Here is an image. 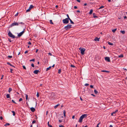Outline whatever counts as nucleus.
Instances as JSON below:
<instances>
[{
  "label": "nucleus",
  "instance_id": "1",
  "mask_svg": "<svg viewBox=\"0 0 127 127\" xmlns=\"http://www.w3.org/2000/svg\"><path fill=\"white\" fill-rule=\"evenodd\" d=\"M20 24H21L22 25H24V23L22 22L19 23L14 22L12 23L11 25L10 26V27H12L14 26H18Z\"/></svg>",
  "mask_w": 127,
  "mask_h": 127
},
{
  "label": "nucleus",
  "instance_id": "2",
  "mask_svg": "<svg viewBox=\"0 0 127 127\" xmlns=\"http://www.w3.org/2000/svg\"><path fill=\"white\" fill-rule=\"evenodd\" d=\"M87 116V114H84L82 115L80 117L79 122L80 123H81L82 122L84 118L86 117Z\"/></svg>",
  "mask_w": 127,
  "mask_h": 127
},
{
  "label": "nucleus",
  "instance_id": "3",
  "mask_svg": "<svg viewBox=\"0 0 127 127\" xmlns=\"http://www.w3.org/2000/svg\"><path fill=\"white\" fill-rule=\"evenodd\" d=\"M8 34L9 36L13 38H18V37H15V36L13 35L10 31H9V32L8 33Z\"/></svg>",
  "mask_w": 127,
  "mask_h": 127
},
{
  "label": "nucleus",
  "instance_id": "4",
  "mask_svg": "<svg viewBox=\"0 0 127 127\" xmlns=\"http://www.w3.org/2000/svg\"><path fill=\"white\" fill-rule=\"evenodd\" d=\"M71 26L72 25L68 24L67 26L64 27V29L67 30L70 29L72 27Z\"/></svg>",
  "mask_w": 127,
  "mask_h": 127
},
{
  "label": "nucleus",
  "instance_id": "5",
  "mask_svg": "<svg viewBox=\"0 0 127 127\" xmlns=\"http://www.w3.org/2000/svg\"><path fill=\"white\" fill-rule=\"evenodd\" d=\"M63 22L64 24H67L69 22L68 19H67V18H66L65 19L63 20Z\"/></svg>",
  "mask_w": 127,
  "mask_h": 127
},
{
  "label": "nucleus",
  "instance_id": "6",
  "mask_svg": "<svg viewBox=\"0 0 127 127\" xmlns=\"http://www.w3.org/2000/svg\"><path fill=\"white\" fill-rule=\"evenodd\" d=\"M34 6L32 5H30L29 9L26 10V12L29 11L31 10V9Z\"/></svg>",
  "mask_w": 127,
  "mask_h": 127
},
{
  "label": "nucleus",
  "instance_id": "7",
  "mask_svg": "<svg viewBox=\"0 0 127 127\" xmlns=\"http://www.w3.org/2000/svg\"><path fill=\"white\" fill-rule=\"evenodd\" d=\"M85 50H86V49L85 48H83L81 49L80 51H81V54L82 55H83L84 54V52L85 51Z\"/></svg>",
  "mask_w": 127,
  "mask_h": 127
},
{
  "label": "nucleus",
  "instance_id": "8",
  "mask_svg": "<svg viewBox=\"0 0 127 127\" xmlns=\"http://www.w3.org/2000/svg\"><path fill=\"white\" fill-rule=\"evenodd\" d=\"M25 32V31L24 30L22 32H20L18 34V37H20L21 36L22 34L24 33Z\"/></svg>",
  "mask_w": 127,
  "mask_h": 127
},
{
  "label": "nucleus",
  "instance_id": "9",
  "mask_svg": "<svg viewBox=\"0 0 127 127\" xmlns=\"http://www.w3.org/2000/svg\"><path fill=\"white\" fill-rule=\"evenodd\" d=\"M105 60L108 62H110V58L108 57H106L105 58Z\"/></svg>",
  "mask_w": 127,
  "mask_h": 127
},
{
  "label": "nucleus",
  "instance_id": "10",
  "mask_svg": "<svg viewBox=\"0 0 127 127\" xmlns=\"http://www.w3.org/2000/svg\"><path fill=\"white\" fill-rule=\"evenodd\" d=\"M51 97L52 98H54L55 97V94L52 93Z\"/></svg>",
  "mask_w": 127,
  "mask_h": 127
},
{
  "label": "nucleus",
  "instance_id": "11",
  "mask_svg": "<svg viewBox=\"0 0 127 127\" xmlns=\"http://www.w3.org/2000/svg\"><path fill=\"white\" fill-rule=\"evenodd\" d=\"M118 110H117L116 111H114L111 114V115L112 116H114L113 115V114H115L117 112H118Z\"/></svg>",
  "mask_w": 127,
  "mask_h": 127
},
{
  "label": "nucleus",
  "instance_id": "12",
  "mask_svg": "<svg viewBox=\"0 0 127 127\" xmlns=\"http://www.w3.org/2000/svg\"><path fill=\"white\" fill-rule=\"evenodd\" d=\"M39 71L38 70H35L34 72L33 73L35 74H37L39 72Z\"/></svg>",
  "mask_w": 127,
  "mask_h": 127
},
{
  "label": "nucleus",
  "instance_id": "13",
  "mask_svg": "<svg viewBox=\"0 0 127 127\" xmlns=\"http://www.w3.org/2000/svg\"><path fill=\"white\" fill-rule=\"evenodd\" d=\"M30 110L32 112H34L35 111V109L33 107H32L30 108Z\"/></svg>",
  "mask_w": 127,
  "mask_h": 127
},
{
  "label": "nucleus",
  "instance_id": "14",
  "mask_svg": "<svg viewBox=\"0 0 127 127\" xmlns=\"http://www.w3.org/2000/svg\"><path fill=\"white\" fill-rule=\"evenodd\" d=\"M100 38H98L97 37H96L94 39V40L95 41H99V39Z\"/></svg>",
  "mask_w": 127,
  "mask_h": 127
},
{
  "label": "nucleus",
  "instance_id": "15",
  "mask_svg": "<svg viewBox=\"0 0 127 127\" xmlns=\"http://www.w3.org/2000/svg\"><path fill=\"white\" fill-rule=\"evenodd\" d=\"M93 17L94 18L98 17L95 14V13H93Z\"/></svg>",
  "mask_w": 127,
  "mask_h": 127
},
{
  "label": "nucleus",
  "instance_id": "16",
  "mask_svg": "<svg viewBox=\"0 0 127 127\" xmlns=\"http://www.w3.org/2000/svg\"><path fill=\"white\" fill-rule=\"evenodd\" d=\"M60 105V104H58L57 105H56L54 107V108L55 109H56L57 108V107L59 106Z\"/></svg>",
  "mask_w": 127,
  "mask_h": 127
},
{
  "label": "nucleus",
  "instance_id": "17",
  "mask_svg": "<svg viewBox=\"0 0 127 127\" xmlns=\"http://www.w3.org/2000/svg\"><path fill=\"white\" fill-rule=\"evenodd\" d=\"M101 72H106L107 73H109V71L106 70H102L101 71Z\"/></svg>",
  "mask_w": 127,
  "mask_h": 127
},
{
  "label": "nucleus",
  "instance_id": "18",
  "mask_svg": "<svg viewBox=\"0 0 127 127\" xmlns=\"http://www.w3.org/2000/svg\"><path fill=\"white\" fill-rule=\"evenodd\" d=\"M51 68V67L50 66L48 68H47L46 69V71H48Z\"/></svg>",
  "mask_w": 127,
  "mask_h": 127
},
{
  "label": "nucleus",
  "instance_id": "19",
  "mask_svg": "<svg viewBox=\"0 0 127 127\" xmlns=\"http://www.w3.org/2000/svg\"><path fill=\"white\" fill-rule=\"evenodd\" d=\"M69 20L70 21V22L72 24H74V23L71 20V19L70 18V19H68V20Z\"/></svg>",
  "mask_w": 127,
  "mask_h": 127
},
{
  "label": "nucleus",
  "instance_id": "20",
  "mask_svg": "<svg viewBox=\"0 0 127 127\" xmlns=\"http://www.w3.org/2000/svg\"><path fill=\"white\" fill-rule=\"evenodd\" d=\"M48 126L49 127H52V125H50L49 124V122H48L47 123Z\"/></svg>",
  "mask_w": 127,
  "mask_h": 127
},
{
  "label": "nucleus",
  "instance_id": "21",
  "mask_svg": "<svg viewBox=\"0 0 127 127\" xmlns=\"http://www.w3.org/2000/svg\"><path fill=\"white\" fill-rule=\"evenodd\" d=\"M93 12V9H91L90 11L89 14H92Z\"/></svg>",
  "mask_w": 127,
  "mask_h": 127
},
{
  "label": "nucleus",
  "instance_id": "22",
  "mask_svg": "<svg viewBox=\"0 0 127 127\" xmlns=\"http://www.w3.org/2000/svg\"><path fill=\"white\" fill-rule=\"evenodd\" d=\"M108 43L109 45H113V43H111L109 42H108Z\"/></svg>",
  "mask_w": 127,
  "mask_h": 127
},
{
  "label": "nucleus",
  "instance_id": "23",
  "mask_svg": "<svg viewBox=\"0 0 127 127\" xmlns=\"http://www.w3.org/2000/svg\"><path fill=\"white\" fill-rule=\"evenodd\" d=\"M121 32L123 34H124L125 33V32L124 31H121Z\"/></svg>",
  "mask_w": 127,
  "mask_h": 127
},
{
  "label": "nucleus",
  "instance_id": "24",
  "mask_svg": "<svg viewBox=\"0 0 127 127\" xmlns=\"http://www.w3.org/2000/svg\"><path fill=\"white\" fill-rule=\"evenodd\" d=\"M6 97L7 98H9L10 97L9 95V94H7L6 95Z\"/></svg>",
  "mask_w": 127,
  "mask_h": 127
},
{
  "label": "nucleus",
  "instance_id": "25",
  "mask_svg": "<svg viewBox=\"0 0 127 127\" xmlns=\"http://www.w3.org/2000/svg\"><path fill=\"white\" fill-rule=\"evenodd\" d=\"M123 57V55L122 54L121 55L119 56L118 57L119 58H122Z\"/></svg>",
  "mask_w": 127,
  "mask_h": 127
},
{
  "label": "nucleus",
  "instance_id": "26",
  "mask_svg": "<svg viewBox=\"0 0 127 127\" xmlns=\"http://www.w3.org/2000/svg\"><path fill=\"white\" fill-rule=\"evenodd\" d=\"M63 112H64V117H65L66 116V115H65L66 111L65 110H64Z\"/></svg>",
  "mask_w": 127,
  "mask_h": 127
},
{
  "label": "nucleus",
  "instance_id": "27",
  "mask_svg": "<svg viewBox=\"0 0 127 127\" xmlns=\"http://www.w3.org/2000/svg\"><path fill=\"white\" fill-rule=\"evenodd\" d=\"M11 112L12 113L13 116H15V112L14 111H12Z\"/></svg>",
  "mask_w": 127,
  "mask_h": 127
},
{
  "label": "nucleus",
  "instance_id": "28",
  "mask_svg": "<svg viewBox=\"0 0 127 127\" xmlns=\"http://www.w3.org/2000/svg\"><path fill=\"white\" fill-rule=\"evenodd\" d=\"M94 92L95 93V94H97L98 93V92L96 90H94Z\"/></svg>",
  "mask_w": 127,
  "mask_h": 127
},
{
  "label": "nucleus",
  "instance_id": "29",
  "mask_svg": "<svg viewBox=\"0 0 127 127\" xmlns=\"http://www.w3.org/2000/svg\"><path fill=\"white\" fill-rule=\"evenodd\" d=\"M12 90V89L10 88H9V89L8 90V92L10 93V92Z\"/></svg>",
  "mask_w": 127,
  "mask_h": 127
},
{
  "label": "nucleus",
  "instance_id": "30",
  "mask_svg": "<svg viewBox=\"0 0 127 127\" xmlns=\"http://www.w3.org/2000/svg\"><path fill=\"white\" fill-rule=\"evenodd\" d=\"M116 30H117V29H114L112 30V31L113 32H115V31Z\"/></svg>",
  "mask_w": 127,
  "mask_h": 127
},
{
  "label": "nucleus",
  "instance_id": "31",
  "mask_svg": "<svg viewBox=\"0 0 127 127\" xmlns=\"http://www.w3.org/2000/svg\"><path fill=\"white\" fill-rule=\"evenodd\" d=\"M61 69H59V70H58V73L59 74H60L61 73Z\"/></svg>",
  "mask_w": 127,
  "mask_h": 127
},
{
  "label": "nucleus",
  "instance_id": "32",
  "mask_svg": "<svg viewBox=\"0 0 127 127\" xmlns=\"http://www.w3.org/2000/svg\"><path fill=\"white\" fill-rule=\"evenodd\" d=\"M104 7V6H102L98 8V9H100L103 8Z\"/></svg>",
  "mask_w": 127,
  "mask_h": 127
},
{
  "label": "nucleus",
  "instance_id": "33",
  "mask_svg": "<svg viewBox=\"0 0 127 127\" xmlns=\"http://www.w3.org/2000/svg\"><path fill=\"white\" fill-rule=\"evenodd\" d=\"M10 125V124L9 123H6L5 125H4V126H9Z\"/></svg>",
  "mask_w": 127,
  "mask_h": 127
},
{
  "label": "nucleus",
  "instance_id": "34",
  "mask_svg": "<svg viewBox=\"0 0 127 127\" xmlns=\"http://www.w3.org/2000/svg\"><path fill=\"white\" fill-rule=\"evenodd\" d=\"M50 24H53V22L52 20H50Z\"/></svg>",
  "mask_w": 127,
  "mask_h": 127
},
{
  "label": "nucleus",
  "instance_id": "35",
  "mask_svg": "<svg viewBox=\"0 0 127 127\" xmlns=\"http://www.w3.org/2000/svg\"><path fill=\"white\" fill-rule=\"evenodd\" d=\"M35 61V59H32V60H30V61L31 62V61Z\"/></svg>",
  "mask_w": 127,
  "mask_h": 127
},
{
  "label": "nucleus",
  "instance_id": "36",
  "mask_svg": "<svg viewBox=\"0 0 127 127\" xmlns=\"http://www.w3.org/2000/svg\"><path fill=\"white\" fill-rule=\"evenodd\" d=\"M23 68L24 69H25V70H26V67L25 66H24V65H23Z\"/></svg>",
  "mask_w": 127,
  "mask_h": 127
},
{
  "label": "nucleus",
  "instance_id": "37",
  "mask_svg": "<svg viewBox=\"0 0 127 127\" xmlns=\"http://www.w3.org/2000/svg\"><path fill=\"white\" fill-rule=\"evenodd\" d=\"M28 95H26V100H27L28 99Z\"/></svg>",
  "mask_w": 127,
  "mask_h": 127
},
{
  "label": "nucleus",
  "instance_id": "38",
  "mask_svg": "<svg viewBox=\"0 0 127 127\" xmlns=\"http://www.w3.org/2000/svg\"><path fill=\"white\" fill-rule=\"evenodd\" d=\"M66 15H67V19H70V18H69V16L68 15V14H67Z\"/></svg>",
  "mask_w": 127,
  "mask_h": 127
},
{
  "label": "nucleus",
  "instance_id": "39",
  "mask_svg": "<svg viewBox=\"0 0 127 127\" xmlns=\"http://www.w3.org/2000/svg\"><path fill=\"white\" fill-rule=\"evenodd\" d=\"M7 64H8L9 65L11 66V64H10V63L9 62H8L7 63Z\"/></svg>",
  "mask_w": 127,
  "mask_h": 127
},
{
  "label": "nucleus",
  "instance_id": "40",
  "mask_svg": "<svg viewBox=\"0 0 127 127\" xmlns=\"http://www.w3.org/2000/svg\"><path fill=\"white\" fill-rule=\"evenodd\" d=\"M22 98H20L19 99V102H20L22 100Z\"/></svg>",
  "mask_w": 127,
  "mask_h": 127
},
{
  "label": "nucleus",
  "instance_id": "41",
  "mask_svg": "<svg viewBox=\"0 0 127 127\" xmlns=\"http://www.w3.org/2000/svg\"><path fill=\"white\" fill-rule=\"evenodd\" d=\"M84 85L85 86H88L89 85V84L88 83H86Z\"/></svg>",
  "mask_w": 127,
  "mask_h": 127
},
{
  "label": "nucleus",
  "instance_id": "42",
  "mask_svg": "<svg viewBox=\"0 0 127 127\" xmlns=\"http://www.w3.org/2000/svg\"><path fill=\"white\" fill-rule=\"evenodd\" d=\"M8 57L10 58H12V56H8Z\"/></svg>",
  "mask_w": 127,
  "mask_h": 127
},
{
  "label": "nucleus",
  "instance_id": "43",
  "mask_svg": "<svg viewBox=\"0 0 127 127\" xmlns=\"http://www.w3.org/2000/svg\"><path fill=\"white\" fill-rule=\"evenodd\" d=\"M10 72H11V73H13L12 71L13 70V69H12L10 68Z\"/></svg>",
  "mask_w": 127,
  "mask_h": 127
},
{
  "label": "nucleus",
  "instance_id": "44",
  "mask_svg": "<svg viewBox=\"0 0 127 127\" xmlns=\"http://www.w3.org/2000/svg\"><path fill=\"white\" fill-rule=\"evenodd\" d=\"M70 66L71 67H75V66H74L73 65H72V64Z\"/></svg>",
  "mask_w": 127,
  "mask_h": 127
},
{
  "label": "nucleus",
  "instance_id": "45",
  "mask_svg": "<svg viewBox=\"0 0 127 127\" xmlns=\"http://www.w3.org/2000/svg\"><path fill=\"white\" fill-rule=\"evenodd\" d=\"M59 127H64L63 126V125H60L59 126Z\"/></svg>",
  "mask_w": 127,
  "mask_h": 127
},
{
  "label": "nucleus",
  "instance_id": "46",
  "mask_svg": "<svg viewBox=\"0 0 127 127\" xmlns=\"http://www.w3.org/2000/svg\"><path fill=\"white\" fill-rule=\"evenodd\" d=\"M12 102H13L14 103L16 104V103L13 100H12Z\"/></svg>",
  "mask_w": 127,
  "mask_h": 127
},
{
  "label": "nucleus",
  "instance_id": "47",
  "mask_svg": "<svg viewBox=\"0 0 127 127\" xmlns=\"http://www.w3.org/2000/svg\"><path fill=\"white\" fill-rule=\"evenodd\" d=\"M36 122V121L35 120L33 121L32 122V124Z\"/></svg>",
  "mask_w": 127,
  "mask_h": 127
},
{
  "label": "nucleus",
  "instance_id": "48",
  "mask_svg": "<svg viewBox=\"0 0 127 127\" xmlns=\"http://www.w3.org/2000/svg\"><path fill=\"white\" fill-rule=\"evenodd\" d=\"M31 66L32 67H34V65L33 64H31Z\"/></svg>",
  "mask_w": 127,
  "mask_h": 127
},
{
  "label": "nucleus",
  "instance_id": "49",
  "mask_svg": "<svg viewBox=\"0 0 127 127\" xmlns=\"http://www.w3.org/2000/svg\"><path fill=\"white\" fill-rule=\"evenodd\" d=\"M36 95L37 97H38L39 96V94L38 93H37Z\"/></svg>",
  "mask_w": 127,
  "mask_h": 127
},
{
  "label": "nucleus",
  "instance_id": "50",
  "mask_svg": "<svg viewBox=\"0 0 127 127\" xmlns=\"http://www.w3.org/2000/svg\"><path fill=\"white\" fill-rule=\"evenodd\" d=\"M90 87L91 88H94L93 86V85H91L90 86Z\"/></svg>",
  "mask_w": 127,
  "mask_h": 127
},
{
  "label": "nucleus",
  "instance_id": "51",
  "mask_svg": "<svg viewBox=\"0 0 127 127\" xmlns=\"http://www.w3.org/2000/svg\"><path fill=\"white\" fill-rule=\"evenodd\" d=\"M18 12L15 15V16H18Z\"/></svg>",
  "mask_w": 127,
  "mask_h": 127
},
{
  "label": "nucleus",
  "instance_id": "52",
  "mask_svg": "<svg viewBox=\"0 0 127 127\" xmlns=\"http://www.w3.org/2000/svg\"><path fill=\"white\" fill-rule=\"evenodd\" d=\"M28 51H26L25 52V54H26V53H28Z\"/></svg>",
  "mask_w": 127,
  "mask_h": 127
},
{
  "label": "nucleus",
  "instance_id": "53",
  "mask_svg": "<svg viewBox=\"0 0 127 127\" xmlns=\"http://www.w3.org/2000/svg\"><path fill=\"white\" fill-rule=\"evenodd\" d=\"M8 40L10 42H11V41L10 39L8 38Z\"/></svg>",
  "mask_w": 127,
  "mask_h": 127
},
{
  "label": "nucleus",
  "instance_id": "54",
  "mask_svg": "<svg viewBox=\"0 0 127 127\" xmlns=\"http://www.w3.org/2000/svg\"><path fill=\"white\" fill-rule=\"evenodd\" d=\"M0 119L1 120H2V119H3V118L2 117V116H0Z\"/></svg>",
  "mask_w": 127,
  "mask_h": 127
},
{
  "label": "nucleus",
  "instance_id": "55",
  "mask_svg": "<svg viewBox=\"0 0 127 127\" xmlns=\"http://www.w3.org/2000/svg\"><path fill=\"white\" fill-rule=\"evenodd\" d=\"M74 9H77V6H75L74 7Z\"/></svg>",
  "mask_w": 127,
  "mask_h": 127
},
{
  "label": "nucleus",
  "instance_id": "56",
  "mask_svg": "<svg viewBox=\"0 0 127 127\" xmlns=\"http://www.w3.org/2000/svg\"><path fill=\"white\" fill-rule=\"evenodd\" d=\"M76 1L79 2H80V0H76Z\"/></svg>",
  "mask_w": 127,
  "mask_h": 127
},
{
  "label": "nucleus",
  "instance_id": "57",
  "mask_svg": "<svg viewBox=\"0 0 127 127\" xmlns=\"http://www.w3.org/2000/svg\"><path fill=\"white\" fill-rule=\"evenodd\" d=\"M28 44L29 45H31V43L30 41L28 42Z\"/></svg>",
  "mask_w": 127,
  "mask_h": 127
},
{
  "label": "nucleus",
  "instance_id": "58",
  "mask_svg": "<svg viewBox=\"0 0 127 127\" xmlns=\"http://www.w3.org/2000/svg\"><path fill=\"white\" fill-rule=\"evenodd\" d=\"M48 113V111H47L46 112V115H47Z\"/></svg>",
  "mask_w": 127,
  "mask_h": 127
},
{
  "label": "nucleus",
  "instance_id": "59",
  "mask_svg": "<svg viewBox=\"0 0 127 127\" xmlns=\"http://www.w3.org/2000/svg\"><path fill=\"white\" fill-rule=\"evenodd\" d=\"M48 54L49 55H50L51 56H52V54L51 53H49Z\"/></svg>",
  "mask_w": 127,
  "mask_h": 127
},
{
  "label": "nucleus",
  "instance_id": "60",
  "mask_svg": "<svg viewBox=\"0 0 127 127\" xmlns=\"http://www.w3.org/2000/svg\"><path fill=\"white\" fill-rule=\"evenodd\" d=\"M77 12L79 13H80V11H79V10H78L77 11Z\"/></svg>",
  "mask_w": 127,
  "mask_h": 127
},
{
  "label": "nucleus",
  "instance_id": "61",
  "mask_svg": "<svg viewBox=\"0 0 127 127\" xmlns=\"http://www.w3.org/2000/svg\"><path fill=\"white\" fill-rule=\"evenodd\" d=\"M75 116H72V118L73 119H74V118H75Z\"/></svg>",
  "mask_w": 127,
  "mask_h": 127
},
{
  "label": "nucleus",
  "instance_id": "62",
  "mask_svg": "<svg viewBox=\"0 0 127 127\" xmlns=\"http://www.w3.org/2000/svg\"><path fill=\"white\" fill-rule=\"evenodd\" d=\"M38 51V49H36V51H35L36 53H37Z\"/></svg>",
  "mask_w": 127,
  "mask_h": 127
},
{
  "label": "nucleus",
  "instance_id": "63",
  "mask_svg": "<svg viewBox=\"0 0 127 127\" xmlns=\"http://www.w3.org/2000/svg\"><path fill=\"white\" fill-rule=\"evenodd\" d=\"M99 124V123H98L97 125L95 127H99L98 125Z\"/></svg>",
  "mask_w": 127,
  "mask_h": 127
},
{
  "label": "nucleus",
  "instance_id": "64",
  "mask_svg": "<svg viewBox=\"0 0 127 127\" xmlns=\"http://www.w3.org/2000/svg\"><path fill=\"white\" fill-rule=\"evenodd\" d=\"M109 127H113V126L111 125H110V126Z\"/></svg>",
  "mask_w": 127,
  "mask_h": 127
}]
</instances>
